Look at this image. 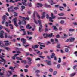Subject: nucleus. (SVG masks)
Listing matches in <instances>:
<instances>
[{"label": "nucleus", "instance_id": "nucleus-1", "mask_svg": "<svg viewBox=\"0 0 77 77\" xmlns=\"http://www.w3.org/2000/svg\"><path fill=\"white\" fill-rule=\"evenodd\" d=\"M19 17H20V18H23V22L24 23H23V22H22V23H21V21H20V20H19V21H20V22L18 23V24H19L20 25V24H21V23H22V24H24V25H26V21H25L24 20H29V18L28 17L25 18L24 17H22L21 16H19Z\"/></svg>", "mask_w": 77, "mask_h": 77}, {"label": "nucleus", "instance_id": "nucleus-2", "mask_svg": "<svg viewBox=\"0 0 77 77\" xmlns=\"http://www.w3.org/2000/svg\"><path fill=\"white\" fill-rule=\"evenodd\" d=\"M38 23L39 24V31L40 32H42V30H43L42 29V25L41 24V21H42L41 20H38Z\"/></svg>", "mask_w": 77, "mask_h": 77}, {"label": "nucleus", "instance_id": "nucleus-3", "mask_svg": "<svg viewBox=\"0 0 77 77\" xmlns=\"http://www.w3.org/2000/svg\"><path fill=\"white\" fill-rule=\"evenodd\" d=\"M52 35L53 33H51L49 35H48L47 34H44L43 35L44 36V38H47V37H52V36H53Z\"/></svg>", "mask_w": 77, "mask_h": 77}, {"label": "nucleus", "instance_id": "nucleus-4", "mask_svg": "<svg viewBox=\"0 0 77 77\" xmlns=\"http://www.w3.org/2000/svg\"><path fill=\"white\" fill-rule=\"evenodd\" d=\"M13 20L14 23V25H15L16 27H18V25H17V18L13 19Z\"/></svg>", "mask_w": 77, "mask_h": 77}, {"label": "nucleus", "instance_id": "nucleus-5", "mask_svg": "<svg viewBox=\"0 0 77 77\" xmlns=\"http://www.w3.org/2000/svg\"><path fill=\"white\" fill-rule=\"evenodd\" d=\"M26 39L24 38H22L21 39V42H23V45L24 46V44H26Z\"/></svg>", "mask_w": 77, "mask_h": 77}, {"label": "nucleus", "instance_id": "nucleus-6", "mask_svg": "<svg viewBox=\"0 0 77 77\" xmlns=\"http://www.w3.org/2000/svg\"><path fill=\"white\" fill-rule=\"evenodd\" d=\"M3 33H4V31H0V37L1 38H3Z\"/></svg>", "mask_w": 77, "mask_h": 77}, {"label": "nucleus", "instance_id": "nucleus-7", "mask_svg": "<svg viewBox=\"0 0 77 77\" xmlns=\"http://www.w3.org/2000/svg\"><path fill=\"white\" fill-rule=\"evenodd\" d=\"M54 18H56V16H54V17H49V21H50L51 22H53V19H54Z\"/></svg>", "mask_w": 77, "mask_h": 77}, {"label": "nucleus", "instance_id": "nucleus-8", "mask_svg": "<svg viewBox=\"0 0 77 77\" xmlns=\"http://www.w3.org/2000/svg\"><path fill=\"white\" fill-rule=\"evenodd\" d=\"M45 12H43V13H42L41 14L42 16L41 17V18L42 19H43V18H44L45 17Z\"/></svg>", "mask_w": 77, "mask_h": 77}, {"label": "nucleus", "instance_id": "nucleus-9", "mask_svg": "<svg viewBox=\"0 0 77 77\" xmlns=\"http://www.w3.org/2000/svg\"><path fill=\"white\" fill-rule=\"evenodd\" d=\"M21 30H23V33L22 34V36H24L25 35H26V31H25V29H21Z\"/></svg>", "mask_w": 77, "mask_h": 77}, {"label": "nucleus", "instance_id": "nucleus-10", "mask_svg": "<svg viewBox=\"0 0 77 77\" xmlns=\"http://www.w3.org/2000/svg\"><path fill=\"white\" fill-rule=\"evenodd\" d=\"M38 46H39V45H35V46L32 45V48H33V49H35V48H38Z\"/></svg>", "mask_w": 77, "mask_h": 77}, {"label": "nucleus", "instance_id": "nucleus-11", "mask_svg": "<svg viewBox=\"0 0 77 77\" xmlns=\"http://www.w3.org/2000/svg\"><path fill=\"white\" fill-rule=\"evenodd\" d=\"M18 1H19V2H20L21 1V0H16L15 1H13V0H10L9 2H11V3H15V2H18Z\"/></svg>", "mask_w": 77, "mask_h": 77}, {"label": "nucleus", "instance_id": "nucleus-12", "mask_svg": "<svg viewBox=\"0 0 77 77\" xmlns=\"http://www.w3.org/2000/svg\"><path fill=\"white\" fill-rule=\"evenodd\" d=\"M34 51H35L38 54H39V55H41V54H42V52L41 53V54H39V53H40V51H38V50H35Z\"/></svg>", "mask_w": 77, "mask_h": 77}, {"label": "nucleus", "instance_id": "nucleus-13", "mask_svg": "<svg viewBox=\"0 0 77 77\" xmlns=\"http://www.w3.org/2000/svg\"><path fill=\"white\" fill-rule=\"evenodd\" d=\"M49 3H50L51 5H53V4H56V3H53V0H50L49 1H48Z\"/></svg>", "mask_w": 77, "mask_h": 77}, {"label": "nucleus", "instance_id": "nucleus-14", "mask_svg": "<svg viewBox=\"0 0 77 77\" xmlns=\"http://www.w3.org/2000/svg\"><path fill=\"white\" fill-rule=\"evenodd\" d=\"M75 40V38H71L69 39V42H72Z\"/></svg>", "mask_w": 77, "mask_h": 77}, {"label": "nucleus", "instance_id": "nucleus-15", "mask_svg": "<svg viewBox=\"0 0 77 77\" xmlns=\"http://www.w3.org/2000/svg\"><path fill=\"white\" fill-rule=\"evenodd\" d=\"M24 2H22V3L23 5H24V6H27V4L26 3V2H27V0H24Z\"/></svg>", "mask_w": 77, "mask_h": 77}, {"label": "nucleus", "instance_id": "nucleus-16", "mask_svg": "<svg viewBox=\"0 0 77 77\" xmlns=\"http://www.w3.org/2000/svg\"><path fill=\"white\" fill-rule=\"evenodd\" d=\"M53 27L54 28V30H55V31H58V29L56 28V26H53Z\"/></svg>", "mask_w": 77, "mask_h": 77}, {"label": "nucleus", "instance_id": "nucleus-17", "mask_svg": "<svg viewBox=\"0 0 77 77\" xmlns=\"http://www.w3.org/2000/svg\"><path fill=\"white\" fill-rule=\"evenodd\" d=\"M37 7L38 8H39V7H42V6H43V5H42V4H41L39 3H37Z\"/></svg>", "mask_w": 77, "mask_h": 77}, {"label": "nucleus", "instance_id": "nucleus-18", "mask_svg": "<svg viewBox=\"0 0 77 77\" xmlns=\"http://www.w3.org/2000/svg\"><path fill=\"white\" fill-rule=\"evenodd\" d=\"M26 27L27 29H32V27L31 26L30 27V24L27 25L26 26Z\"/></svg>", "mask_w": 77, "mask_h": 77}, {"label": "nucleus", "instance_id": "nucleus-19", "mask_svg": "<svg viewBox=\"0 0 77 77\" xmlns=\"http://www.w3.org/2000/svg\"><path fill=\"white\" fill-rule=\"evenodd\" d=\"M76 74V73H72L70 75V76L71 77H74Z\"/></svg>", "mask_w": 77, "mask_h": 77}, {"label": "nucleus", "instance_id": "nucleus-20", "mask_svg": "<svg viewBox=\"0 0 77 77\" xmlns=\"http://www.w3.org/2000/svg\"><path fill=\"white\" fill-rule=\"evenodd\" d=\"M54 56H55V54L53 53L51 55V57L53 58L54 57Z\"/></svg>", "mask_w": 77, "mask_h": 77}, {"label": "nucleus", "instance_id": "nucleus-21", "mask_svg": "<svg viewBox=\"0 0 77 77\" xmlns=\"http://www.w3.org/2000/svg\"><path fill=\"white\" fill-rule=\"evenodd\" d=\"M65 52L68 53L69 52V48H66L65 49Z\"/></svg>", "mask_w": 77, "mask_h": 77}, {"label": "nucleus", "instance_id": "nucleus-22", "mask_svg": "<svg viewBox=\"0 0 77 77\" xmlns=\"http://www.w3.org/2000/svg\"><path fill=\"white\" fill-rule=\"evenodd\" d=\"M7 18V16L6 15H4L2 17V19H3V20H5Z\"/></svg>", "mask_w": 77, "mask_h": 77}, {"label": "nucleus", "instance_id": "nucleus-23", "mask_svg": "<svg viewBox=\"0 0 77 77\" xmlns=\"http://www.w3.org/2000/svg\"><path fill=\"white\" fill-rule=\"evenodd\" d=\"M57 48H60V44L59 43H58L57 44Z\"/></svg>", "mask_w": 77, "mask_h": 77}, {"label": "nucleus", "instance_id": "nucleus-24", "mask_svg": "<svg viewBox=\"0 0 77 77\" xmlns=\"http://www.w3.org/2000/svg\"><path fill=\"white\" fill-rule=\"evenodd\" d=\"M3 57H5V56L0 55V58L1 59V60H3V59H4L3 58Z\"/></svg>", "mask_w": 77, "mask_h": 77}, {"label": "nucleus", "instance_id": "nucleus-25", "mask_svg": "<svg viewBox=\"0 0 77 77\" xmlns=\"http://www.w3.org/2000/svg\"><path fill=\"white\" fill-rule=\"evenodd\" d=\"M45 5L46 6V7H47V8H51V6L50 5H48L47 4H45Z\"/></svg>", "mask_w": 77, "mask_h": 77}, {"label": "nucleus", "instance_id": "nucleus-26", "mask_svg": "<svg viewBox=\"0 0 77 77\" xmlns=\"http://www.w3.org/2000/svg\"><path fill=\"white\" fill-rule=\"evenodd\" d=\"M58 15L59 16H64V15H65V14L64 13L59 14Z\"/></svg>", "mask_w": 77, "mask_h": 77}, {"label": "nucleus", "instance_id": "nucleus-27", "mask_svg": "<svg viewBox=\"0 0 77 77\" xmlns=\"http://www.w3.org/2000/svg\"><path fill=\"white\" fill-rule=\"evenodd\" d=\"M14 8V6H11L10 7V8H8V12H9L10 10H9L10 9H12V8Z\"/></svg>", "mask_w": 77, "mask_h": 77}, {"label": "nucleus", "instance_id": "nucleus-28", "mask_svg": "<svg viewBox=\"0 0 77 77\" xmlns=\"http://www.w3.org/2000/svg\"><path fill=\"white\" fill-rule=\"evenodd\" d=\"M47 65H51V62L50 61L47 62Z\"/></svg>", "mask_w": 77, "mask_h": 77}, {"label": "nucleus", "instance_id": "nucleus-29", "mask_svg": "<svg viewBox=\"0 0 77 77\" xmlns=\"http://www.w3.org/2000/svg\"><path fill=\"white\" fill-rule=\"evenodd\" d=\"M28 6H29V7H32V3H28L27 4Z\"/></svg>", "mask_w": 77, "mask_h": 77}, {"label": "nucleus", "instance_id": "nucleus-30", "mask_svg": "<svg viewBox=\"0 0 77 77\" xmlns=\"http://www.w3.org/2000/svg\"><path fill=\"white\" fill-rule=\"evenodd\" d=\"M15 67L13 68V67H10L9 68V69H11V70H14V69H15Z\"/></svg>", "mask_w": 77, "mask_h": 77}, {"label": "nucleus", "instance_id": "nucleus-31", "mask_svg": "<svg viewBox=\"0 0 77 77\" xmlns=\"http://www.w3.org/2000/svg\"><path fill=\"white\" fill-rule=\"evenodd\" d=\"M56 74H57V71H54L53 73V75H56Z\"/></svg>", "mask_w": 77, "mask_h": 77}, {"label": "nucleus", "instance_id": "nucleus-32", "mask_svg": "<svg viewBox=\"0 0 77 77\" xmlns=\"http://www.w3.org/2000/svg\"><path fill=\"white\" fill-rule=\"evenodd\" d=\"M74 30H75V29H69V31L70 32H73V31H74Z\"/></svg>", "mask_w": 77, "mask_h": 77}, {"label": "nucleus", "instance_id": "nucleus-33", "mask_svg": "<svg viewBox=\"0 0 77 77\" xmlns=\"http://www.w3.org/2000/svg\"><path fill=\"white\" fill-rule=\"evenodd\" d=\"M49 71L50 72H52L53 71V69L52 68H50L49 69Z\"/></svg>", "mask_w": 77, "mask_h": 77}, {"label": "nucleus", "instance_id": "nucleus-34", "mask_svg": "<svg viewBox=\"0 0 77 77\" xmlns=\"http://www.w3.org/2000/svg\"><path fill=\"white\" fill-rule=\"evenodd\" d=\"M21 62L22 63H26V60H21Z\"/></svg>", "mask_w": 77, "mask_h": 77}, {"label": "nucleus", "instance_id": "nucleus-35", "mask_svg": "<svg viewBox=\"0 0 77 77\" xmlns=\"http://www.w3.org/2000/svg\"><path fill=\"white\" fill-rule=\"evenodd\" d=\"M39 57H41V58H42V59H44V58H45V56H40Z\"/></svg>", "mask_w": 77, "mask_h": 77}, {"label": "nucleus", "instance_id": "nucleus-36", "mask_svg": "<svg viewBox=\"0 0 77 77\" xmlns=\"http://www.w3.org/2000/svg\"><path fill=\"white\" fill-rule=\"evenodd\" d=\"M5 30L7 32H8V33H9V30L7 28H5Z\"/></svg>", "mask_w": 77, "mask_h": 77}, {"label": "nucleus", "instance_id": "nucleus-37", "mask_svg": "<svg viewBox=\"0 0 77 77\" xmlns=\"http://www.w3.org/2000/svg\"><path fill=\"white\" fill-rule=\"evenodd\" d=\"M65 23V21L63 20H62L60 22V23L61 24H64V23Z\"/></svg>", "mask_w": 77, "mask_h": 77}, {"label": "nucleus", "instance_id": "nucleus-38", "mask_svg": "<svg viewBox=\"0 0 77 77\" xmlns=\"http://www.w3.org/2000/svg\"><path fill=\"white\" fill-rule=\"evenodd\" d=\"M14 9H15V10H17V9H19V8L17 7H15L14 8Z\"/></svg>", "mask_w": 77, "mask_h": 77}, {"label": "nucleus", "instance_id": "nucleus-39", "mask_svg": "<svg viewBox=\"0 0 77 77\" xmlns=\"http://www.w3.org/2000/svg\"><path fill=\"white\" fill-rule=\"evenodd\" d=\"M5 49L7 50H10V48L9 47H6L5 48Z\"/></svg>", "mask_w": 77, "mask_h": 77}, {"label": "nucleus", "instance_id": "nucleus-40", "mask_svg": "<svg viewBox=\"0 0 77 77\" xmlns=\"http://www.w3.org/2000/svg\"><path fill=\"white\" fill-rule=\"evenodd\" d=\"M37 16L38 17V18H39V19H40L41 17H40V16H39V14H38V13H37Z\"/></svg>", "mask_w": 77, "mask_h": 77}, {"label": "nucleus", "instance_id": "nucleus-41", "mask_svg": "<svg viewBox=\"0 0 77 77\" xmlns=\"http://www.w3.org/2000/svg\"><path fill=\"white\" fill-rule=\"evenodd\" d=\"M16 59L17 60H19L21 61L22 60V59H21V58H20L19 57H16Z\"/></svg>", "mask_w": 77, "mask_h": 77}, {"label": "nucleus", "instance_id": "nucleus-42", "mask_svg": "<svg viewBox=\"0 0 77 77\" xmlns=\"http://www.w3.org/2000/svg\"><path fill=\"white\" fill-rule=\"evenodd\" d=\"M8 38L9 39H12L13 37L11 36H8Z\"/></svg>", "mask_w": 77, "mask_h": 77}, {"label": "nucleus", "instance_id": "nucleus-43", "mask_svg": "<svg viewBox=\"0 0 77 77\" xmlns=\"http://www.w3.org/2000/svg\"><path fill=\"white\" fill-rule=\"evenodd\" d=\"M35 14H36L35 11L33 13V17L34 18H35Z\"/></svg>", "mask_w": 77, "mask_h": 77}, {"label": "nucleus", "instance_id": "nucleus-44", "mask_svg": "<svg viewBox=\"0 0 77 77\" xmlns=\"http://www.w3.org/2000/svg\"><path fill=\"white\" fill-rule=\"evenodd\" d=\"M63 35L65 36L64 37V38H66V37H67V35H66V34H64Z\"/></svg>", "mask_w": 77, "mask_h": 77}, {"label": "nucleus", "instance_id": "nucleus-45", "mask_svg": "<svg viewBox=\"0 0 77 77\" xmlns=\"http://www.w3.org/2000/svg\"><path fill=\"white\" fill-rule=\"evenodd\" d=\"M35 72L36 73H39L40 72V71H39V70H37Z\"/></svg>", "mask_w": 77, "mask_h": 77}, {"label": "nucleus", "instance_id": "nucleus-46", "mask_svg": "<svg viewBox=\"0 0 77 77\" xmlns=\"http://www.w3.org/2000/svg\"><path fill=\"white\" fill-rule=\"evenodd\" d=\"M34 20L35 23V24H38V22H37V21H36V20L35 19H34Z\"/></svg>", "mask_w": 77, "mask_h": 77}, {"label": "nucleus", "instance_id": "nucleus-47", "mask_svg": "<svg viewBox=\"0 0 77 77\" xmlns=\"http://www.w3.org/2000/svg\"><path fill=\"white\" fill-rule=\"evenodd\" d=\"M16 51H20V48H16Z\"/></svg>", "mask_w": 77, "mask_h": 77}, {"label": "nucleus", "instance_id": "nucleus-48", "mask_svg": "<svg viewBox=\"0 0 77 77\" xmlns=\"http://www.w3.org/2000/svg\"><path fill=\"white\" fill-rule=\"evenodd\" d=\"M5 37L6 38H8V35L6 33H5Z\"/></svg>", "mask_w": 77, "mask_h": 77}, {"label": "nucleus", "instance_id": "nucleus-49", "mask_svg": "<svg viewBox=\"0 0 77 77\" xmlns=\"http://www.w3.org/2000/svg\"><path fill=\"white\" fill-rule=\"evenodd\" d=\"M10 11L11 12H14V13H15V11L14 10V9H12V10H11Z\"/></svg>", "mask_w": 77, "mask_h": 77}, {"label": "nucleus", "instance_id": "nucleus-50", "mask_svg": "<svg viewBox=\"0 0 77 77\" xmlns=\"http://www.w3.org/2000/svg\"><path fill=\"white\" fill-rule=\"evenodd\" d=\"M57 68H60V64H58L57 65Z\"/></svg>", "mask_w": 77, "mask_h": 77}, {"label": "nucleus", "instance_id": "nucleus-51", "mask_svg": "<svg viewBox=\"0 0 77 77\" xmlns=\"http://www.w3.org/2000/svg\"><path fill=\"white\" fill-rule=\"evenodd\" d=\"M56 37L57 38H60V35H59V34H57V35Z\"/></svg>", "mask_w": 77, "mask_h": 77}, {"label": "nucleus", "instance_id": "nucleus-52", "mask_svg": "<svg viewBox=\"0 0 77 77\" xmlns=\"http://www.w3.org/2000/svg\"><path fill=\"white\" fill-rule=\"evenodd\" d=\"M21 8H22V9H25V6H23V5H22L21 6Z\"/></svg>", "mask_w": 77, "mask_h": 77}, {"label": "nucleus", "instance_id": "nucleus-53", "mask_svg": "<svg viewBox=\"0 0 77 77\" xmlns=\"http://www.w3.org/2000/svg\"><path fill=\"white\" fill-rule=\"evenodd\" d=\"M2 60L3 61L4 63L3 64V65H4L6 63V60H5V59H3Z\"/></svg>", "mask_w": 77, "mask_h": 77}, {"label": "nucleus", "instance_id": "nucleus-54", "mask_svg": "<svg viewBox=\"0 0 77 77\" xmlns=\"http://www.w3.org/2000/svg\"><path fill=\"white\" fill-rule=\"evenodd\" d=\"M27 59H28L29 60V61H32V59L30 57L27 58Z\"/></svg>", "mask_w": 77, "mask_h": 77}, {"label": "nucleus", "instance_id": "nucleus-55", "mask_svg": "<svg viewBox=\"0 0 77 77\" xmlns=\"http://www.w3.org/2000/svg\"><path fill=\"white\" fill-rule=\"evenodd\" d=\"M46 18L47 19L49 18V16L47 14H46Z\"/></svg>", "mask_w": 77, "mask_h": 77}, {"label": "nucleus", "instance_id": "nucleus-56", "mask_svg": "<svg viewBox=\"0 0 77 77\" xmlns=\"http://www.w3.org/2000/svg\"><path fill=\"white\" fill-rule=\"evenodd\" d=\"M59 63H60L61 62V59L60 58H59V60L58 61Z\"/></svg>", "mask_w": 77, "mask_h": 77}, {"label": "nucleus", "instance_id": "nucleus-57", "mask_svg": "<svg viewBox=\"0 0 77 77\" xmlns=\"http://www.w3.org/2000/svg\"><path fill=\"white\" fill-rule=\"evenodd\" d=\"M66 17H60L58 18V19H66Z\"/></svg>", "mask_w": 77, "mask_h": 77}, {"label": "nucleus", "instance_id": "nucleus-58", "mask_svg": "<svg viewBox=\"0 0 77 77\" xmlns=\"http://www.w3.org/2000/svg\"><path fill=\"white\" fill-rule=\"evenodd\" d=\"M45 32H47L48 31V29L47 28H46L45 29Z\"/></svg>", "mask_w": 77, "mask_h": 77}, {"label": "nucleus", "instance_id": "nucleus-59", "mask_svg": "<svg viewBox=\"0 0 77 77\" xmlns=\"http://www.w3.org/2000/svg\"><path fill=\"white\" fill-rule=\"evenodd\" d=\"M77 65L73 67V69H75V68H77Z\"/></svg>", "mask_w": 77, "mask_h": 77}, {"label": "nucleus", "instance_id": "nucleus-60", "mask_svg": "<svg viewBox=\"0 0 77 77\" xmlns=\"http://www.w3.org/2000/svg\"><path fill=\"white\" fill-rule=\"evenodd\" d=\"M5 21H6V20H4V21H3L2 22V24H4V23H5Z\"/></svg>", "mask_w": 77, "mask_h": 77}, {"label": "nucleus", "instance_id": "nucleus-61", "mask_svg": "<svg viewBox=\"0 0 77 77\" xmlns=\"http://www.w3.org/2000/svg\"><path fill=\"white\" fill-rule=\"evenodd\" d=\"M18 77V75H13V77Z\"/></svg>", "mask_w": 77, "mask_h": 77}, {"label": "nucleus", "instance_id": "nucleus-62", "mask_svg": "<svg viewBox=\"0 0 77 77\" xmlns=\"http://www.w3.org/2000/svg\"><path fill=\"white\" fill-rule=\"evenodd\" d=\"M41 60V59L39 58H37L35 59V60Z\"/></svg>", "mask_w": 77, "mask_h": 77}, {"label": "nucleus", "instance_id": "nucleus-63", "mask_svg": "<svg viewBox=\"0 0 77 77\" xmlns=\"http://www.w3.org/2000/svg\"><path fill=\"white\" fill-rule=\"evenodd\" d=\"M24 70L25 72H28V70L27 69H24Z\"/></svg>", "mask_w": 77, "mask_h": 77}, {"label": "nucleus", "instance_id": "nucleus-64", "mask_svg": "<svg viewBox=\"0 0 77 77\" xmlns=\"http://www.w3.org/2000/svg\"><path fill=\"white\" fill-rule=\"evenodd\" d=\"M59 29L60 30V31L62 30H63L62 28V27H59Z\"/></svg>", "mask_w": 77, "mask_h": 77}]
</instances>
